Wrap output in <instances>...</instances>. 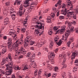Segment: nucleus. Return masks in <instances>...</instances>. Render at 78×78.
<instances>
[{"instance_id":"57","label":"nucleus","mask_w":78,"mask_h":78,"mask_svg":"<svg viewBox=\"0 0 78 78\" xmlns=\"http://www.w3.org/2000/svg\"><path fill=\"white\" fill-rule=\"evenodd\" d=\"M75 31H76V33H78V27L77 28H76L75 29Z\"/></svg>"},{"instance_id":"26","label":"nucleus","mask_w":78,"mask_h":78,"mask_svg":"<svg viewBox=\"0 0 78 78\" xmlns=\"http://www.w3.org/2000/svg\"><path fill=\"white\" fill-rule=\"evenodd\" d=\"M53 42H51L49 45V48L51 50L53 48Z\"/></svg>"},{"instance_id":"46","label":"nucleus","mask_w":78,"mask_h":78,"mask_svg":"<svg viewBox=\"0 0 78 78\" xmlns=\"http://www.w3.org/2000/svg\"><path fill=\"white\" fill-rule=\"evenodd\" d=\"M56 74L53 73L52 77L53 78H56Z\"/></svg>"},{"instance_id":"15","label":"nucleus","mask_w":78,"mask_h":78,"mask_svg":"<svg viewBox=\"0 0 78 78\" xmlns=\"http://www.w3.org/2000/svg\"><path fill=\"white\" fill-rule=\"evenodd\" d=\"M11 11H13V10L11 9L10 10V12H9V13L10 14V15H12L11 17L12 20H14L15 19V17L16 16V15L14 14V12H11Z\"/></svg>"},{"instance_id":"36","label":"nucleus","mask_w":78,"mask_h":78,"mask_svg":"<svg viewBox=\"0 0 78 78\" xmlns=\"http://www.w3.org/2000/svg\"><path fill=\"white\" fill-rule=\"evenodd\" d=\"M21 31L22 32V33H25V31H26V29L24 28H22L21 30Z\"/></svg>"},{"instance_id":"48","label":"nucleus","mask_w":78,"mask_h":78,"mask_svg":"<svg viewBox=\"0 0 78 78\" xmlns=\"http://www.w3.org/2000/svg\"><path fill=\"white\" fill-rule=\"evenodd\" d=\"M10 5V2H7L5 3V5L6 6H9Z\"/></svg>"},{"instance_id":"30","label":"nucleus","mask_w":78,"mask_h":78,"mask_svg":"<svg viewBox=\"0 0 78 78\" xmlns=\"http://www.w3.org/2000/svg\"><path fill=\"white\" fill-rule=\"evenodd\" d=\"M57 44L58 45H59V46L61 45V44H62V40H59V41L58 42Z\"/></svg>"},{"instance_id":"40","label":"nucleus","mask_w":78,"mask_h":78,"mask_svg":"<svg viewBox=\"0 0 78 78\" xmlns=\"http://www.w3.org/2000/svg\"><path fill=\"white\" fill-rule=\"evenodd\" d=\"M44 45V42H41L39 44V46L41 47V46H42V45Z\"/></svg>"},{"instance_id":"33","label":"nucleus","mask_w":78,"mask_h":78,"mask_svg":"<svg viewBox=\"0 0 78 78\" xmlns=\"http://www.w3.org/2000/svg\"><path fill=\"white\" fill-rule=\"evenodd\" d=\"M34 43H35L34 41H31L30 42L29 44L30 45H33V44H34Z\"/></svg>"},{"instance_id":"47","label":"nucleus","mask_w":78,"mask_h":78,"mask_svg":"<svg viewBox=\"0 0 78 78\" xmlns=\"http://www.w3.org/2000/svg\"><path fill=\"white\" fill-rule=\"evenodd\" d=\"M65 63V62L64 61H63L62 63V65H63V66L64 67H66V65L64 64Z\"/></svg>"},{"instance_id":"43","label":"nucleus","mask_w":78,"mask_h":78,"mask_svg":"<svg viewBox=\"0 0 78 78\" xmlns=\"http://www.w3.org/2000/svg\"><path fill=\"white\" fill-rule=\"evenodd\" d=\"M59 18L60 20H62V19H64V16H60L59 17Z\"/></svg>"},{"instance_id":"22","label":"nucleus","mask_w":78,"mask_h":78,"mask_svg":"<svg viewBox=\"0 0 78 78\" xmlns=\"http://www.w3.org/2000/svg\"><path fill=\"white\" fill-rule=\"evenodd\" d=\"M59 36L58 35H57L54 38V41L55 42H57L59 40Z\"/></svg>"},{"instance_id":"4","label":"nucleus","mask_w":78,"mask_h":78,"mask_svg":"<svg viewBox=\"0 0 78 78\" xmlns=\"http://www.w3.org/2000/svg\"><path fill=\"white\" fill-rule=\"evenodd\" d=\"M69 10H67V9H62L61 11L62 13L64 15L66 16V19L67 20L68 19H70L73 17L74 19H76V15H73V12H69ZM68 17V18H67Z\"/></svg>"},{"instance_id":"35","label":"nucleus","mask_w":78,"mask_h":78,"mask_svg":"<svg viewBox=\"0 0 78 78\" xmlns=\"http://www.w3.org/2000/svg\"><path fill=\"white\" fill-rule=\"evenodd\" d=\"M74 64L76 66H78V59H76V60L75 61Z\"/></svg>"},{"instance_id":"21","label":"nucleus","mask_w":78,"mask_h":78,"mask_svg":"<svg viewBox=\"0 0 78 78\" xmlns=\"http://www.w3.org/2000/svg\"><path fill=\"white\" fill-rule=\"evenodd\" d=\"M31 39V37H27L25 39V42H29Z\"/></svg>"},{"instance_id":"52","label":"nucleus","mask_w":78,"mask_h":78,"mask_svg":"<svg viewBox=\"0 0 78 78\" xmlns=\"http://www.w3.org/2000/svg\"><path fill=\"white\" fill-rule=\"evenodd\" d=\"M47 67L48 69H51V65L50 64H48L47 65Z\"/></svg>"},{"instance_id":"20","label":"nucleus","mask_w":78,"mask_h":78,"mask_svg":"<svg viewBox=\"0 0 78 78\" xmlns=\"http://www.w3.org/2000/svg\"><path fill=\"white\" fill-rule=\"evenodd\" d=\"M37 20L38 22H37L36 23L37 24L38 22H41V20H37V16H36L35 18H34L32 19V21L35 22H36Z\"/></svg>"},{"instance_id":"5","label":"nucleus","mask_w":78,"mask_h":78,"mask_svg":"<svg viewBox=\"0 0 78 78\" xmlns=\"http://www.w3.org/2000/svg\"><path fill=\"white\" fill-rule=\"evenodd\" d=\"M23 43V40L18 39L16 41L15 44L12 46L10 48L11 50H15V53L16 51L17 50H18V51H19L18 49H17V47L19 46V44L22 45Z\"/></svg>"},{"instance_id":"24","label":"nucleus","mask_w":78,"mask_h":78,"mask_svg":"<svg viewBox=\"0 0 78 78\" xmlns=\"http://www.w3.org/2000/svg\"><path fill=\"white\" fill-rule=\"evenodd\" d=\"M44 76H46L47 78L48 77H50L51 76V73H49L48 74L47 73V72H45V73L44 74Z\"/></svg>"},{"instance_id":"59","label":"nucleus","mask_w":78,"mask_h":78,"mask_svg":"<svg viewBox=\"0 0 78 78\" xmlns=\"http://www.w3.org/2000/svg\"><path fill=\"white\" fill-rule=\"evenodd\" d=\"M3 38L4 39H5V40H6V39H7V37H6V36H4L3 37Z\"/></svg>"},{"instance_id":"3","label":"nucleus","mask_w":78,"mask_h":78,"mask_svg":"<svg viewBox=\"0 0 78 78\" xmlns=\"http://www.w3.org/2000/svg\"><path fill=\"white\" fill-rule=\"evenodd\" d=\"M44 21H41V22H38L37 23L38 25H41L40 26L38 25H36L35 26L36 29L35 30V33L37 34L38 36H41L43 33H44V31H42V32H41L40 31V30L42 29V28H43V30H44Z\"/></svg>"},{"instance_id":"11","label":"nucleus","mask_w":78,"mask_h":78,"mask_svg":"<svg viewBox=\"0 0 78 78\" xmlns=\"http://www.w3.org/2000/svg\"><path fill=\"white\" fill-rule=\"evenodd\" d=\"M66 26H63L62 27V29H61L60 30V29L58 30L57 31H56V32L55 33V35H56V34H58V33L59 32V31H60L61 33H63V32L64 31H65L66 30Z\"/></svg>"},{"instance_id":"44","label":"nucleus","mask_w":78,"mask_h":78,"mask_svg":"<svg viewBox=\"0 0 78 78\" xmlns=\"http://www.w3.org/2000/svg\"><path fill=\"white\" fill-rule=\"evenodd\" d=\"M71 44V41H69L67 43V46L68 47H70V45Z\"/></svg>"},{"instance_id":"13","label":"nucleus","mask_w":78,"mask_h":78,"mask_svg":"<svg viewBox=\"0 0 78 78\" xmlns=\"http://www.w3.org/2000/svg\"><path fill=\"white\" fill-rule=\"evenodd\" d=\"M2 48H3L1 51L2 54H5L7 51L6 49V46H2L0 47Z\"/></svg>"},{"instance_id":"16","label":"nucleus","mask_w":78,"mask_h":78,"mask_svg":"<svg viewBox=\"0 0 78 78\" xmlns=\"http://www.w3.org/2000/svg\"><path fill=\"white\" fill-rule=\"evenodd\" d=\"M23 5H21L20 7L19 8V14L20 16H22L23 14V13H22V10H23Z\"/></svg>"},{"instance_id":"38","label":"nucleus","mask_w":78,"mask_h":78,"mask_svg":"<svg viewBox=\"0 0 78 78\" xmlns=\"http://www.w3.org/2000/svg\"><path fill=\"white\" fill-rule=\"evenodd\" d=\"M28 66H25L24 67V68H23V70H27V69H28Z\"/></svg>"},{"instance_id":"51","label":"nucleus","mask_w":78,"mask_h":78,"mask_svg":"<svg viewBox=\"0 0 78 78\" xmlns=\"http://www.w3.org/2000/svg\"><path fill=\"white\" fill-rule=\"evenodd\" d=\"M54 69H55V72H57V71H58V67H55L54 68Z\"/></svg>"},{"instance_id":"1","label":"nucleus","mask_w":78,"mask_h":78,"mask_svg":"<svg viewBox=\"0 0 78 78\" xmlns=\"http://www.w3.org/2000/svg\"><path fill=\"white\" fill-rule=\"evenodd\" d=\"M7 62H10L8 64L6 65V69L7 70L5 72L7 75H10L12 72V69L14 68V62L12 60V57L11 54H8V57H6L5 58H3L2 62V65H3Z\"/></svg>"},{"instance_id":"18","label":"nucleus","mask_w":78,"mask_h":78,"mask_svg":"<svg viewBox=\"0 0 78 78\" xmlns=\"http://www.w3.org/2000/svg\"><path fill=\"white\" fill-rule=\"evenodd\" d=\"M22 3V1L19 0H16L14 3V5H20Z\"/></svg>"},{"instance_id":"37","label":"nucleus","mask_w":78,"mask_h":78,"mask_svg":"<svg viewBox=\"0 0 78 78\" xmlns=\"http://www.w3.org/2000/svg\"><path fill=\"white\" fill-rule=\"evenodd\" d=\"M75 13L76 14H78V6H77L76 7V9L75 11Z\"/></svg>"},{"instance_id":"54","label":"nucleus","mask_w":78,"mask_h":78,"mask_svg":"<svg viewBox=\"0 0 78 78\" xmlns=\"http://www.w3.org/2000/svg\"><path fill=\"white\" fill-rule=\"evenodd\" d=\"M72 24H73V25H76V21H72Z\"/></svg>"},{"instance_id":"9","label":"nucleus","mask_w":78,"mask_h":78,"mask_svg":"<svg viewBox=\"0 0 78 78\" xmlns=\"http://www.w3.org/2000/svg\"><path fill=\"white\" fill-rule=\"evenodd\" d=\"M48 55V58L49 59H50V60H51H51H53V59H54V57H55V55L53 53L51 52H50L49 53Z\"/></svg>"},{"instance_id":"19","label":"nucleus","mask_w":78,"mask_h":78,"mask_svg":"<svg viewBox=\"0 0 78 78\" xmlns=\"http://www.w3.org/2000/svg\"><path fill=\"white\" fill-rule=\"evenodd\" d=\"M59 56V59H62V58H63V61L64 62H66V58H64V55H60Z\"/></svg>"},{"instance_id":"32","label":"nucleus","mask_w":78,"mask_h":78,"mask_svg":"<svg viewBox=\"0 0 78 78\" xmlns=\"http://www.w3.org/2000/svg\"><path fill=\"white\" fill-rule=\"evenodd\" d=\"M59 27H60L59 26L55 27L53 28V29L57 31V30L59 29Z\"/></svg>"},{"instance_id":"27","label":"nucleus","mask_w":78,"mask_h":78,"mask_svg":"<svg viewBox=\"0 0 78 78\" xmlns=\"http://www.w3.org/2000/svg\"><path fill=\"white\" fill-rule=\"evenodd\" d=\"M62 2V1L61 0H59L57 3L55 4V7H57L58 6L60 5L61 3Z\"/></svg>"},{"instance_id":"29","label":"nucleus","mask_w":78,"mask_h":78,"mask_svg":"<svg viewBox=\"0 0 78 78\" xmlns=\"http://www.w3.org/2000/svg\"><path fill=\"white\" fill-rule=\"evenodd\" d=\"M47 23H51V18H50V17H48L47 19Z\"/></svg>"},{"instance_id":"23","label":"nucleus","mask_w":78,"mask_h":78,"mask_svg":"<svg viewBox=\"0 0 78 78\" xmlns=\"http://www.w3.org/2000/svg\"><path fill=\"white\" fill-rule=\"evenodd\" d=\"M8 21H9V19L8 18H6L5 19L4 24L5 25H6L8 23Z\"/></svg>"},{"instance_id":"63","label":"nucleus","mask_w":78,"mask_h":78,"mask_svg":"<svg viewBox=\"0 0 78 78\" xmlns=\"http://www.w3.org/2000/svg\"><path fill=\"white\" fill-rule=\"evenodd\" d=\"M23 56V55H21L19 57V58H22Z\"/></svg>"},{"instance_id":"31","label":"nucleus","mask_w":78,"mask_h":78,"mask_svg":"<svg viewBox=\"0 0 78 78\" xmlns=\"http://www.w3.org/2000/svg\"><path fill=\"white\" fill-rule=\"evenodd\" d=\"M53 32L51 30H49L48 31V34L49 35H51L52 34H53Z\"/></svg>"},{"instance_id":"39","label":"nucleus","mask_w":78,"mask_h":78,"mask_svg":"<svg viewBox=\"0 0 78 78\" xmlns=\"http://www.w3.org/2000/svg\"><path fill=\"white\" fill-rule=\"evenodd\" d=\"M66 72H64L62 75V78H66Z\"/></svg>"},{"instance_id":"2","label":"nucleus","mask_w":78,"mask_h":78,"mask_svg":"<svg viewBox=\"0 0 78 78\" xmlns=\"http://www.w3.org/2000/svg\"><path fill=\"white\" fill-rule=\"evenodd\" d=\"M16 54H18V55H27V57H30L31 56L32 58L33 59H34L35 58V56H36V55L35 54L32 55L31 53L30 52H29L28 53L25 49L21 47L19 50V51L16 50Z\"/></svg>"},{"instance_id":"64","label":"nucleus","mask_w":78,"mask_h":78,"mask_svg":"<svg viewBox=\"0 0 78 78\" xmlns=\"http://www.w3.org/2000/svg\"><path fill=\"white\" fill-rule=\"evenodd\" d=\"M45 51H46L48 52V48H45Z\"/></svg>"},{"instance_id":"41","label":"nucleus","mask_w":78,"mask_h":78,"mask_svg":"<svg viewBox=\"0 0 78 78\" xmlns=\"http://www.w3.org/2000/svg\"><path fill=\"white\" fill-rule=\"evenodd\" d=\"M77 70H78V68L75 67L73 68V72H76V71H77Z\"/></svg>"},{"instance_id":"10","label":"nucleus","mask_w":78,"mask_h":78,"mask_svg":"<svg viewBox=\"0 0 78 78\" xmlns=\"http://www.w3.org/2000/svg\"><path fill=\"white\" fill-rule=\"evenodd\" d=\"M66 2L67 3H68V6H70V10H72L73 9V4L72 3V2L70 1V0H66Z\"/></svg>"},{"instance_id":"6","label":"nucleus","mask_w":78,"mask_h":78,"mask_svg":"<svg viewBox=\"0 0 78 78\" xmlns=\"http://www.w3.org/2000/svg\"><path fill=\"white\" fill-rule=\"evenodd\" d=\"M30 1H33V0H25V1L24 2V6L25 8H29L28 9H32L31 7H34L35 6H36V3L34 2H32L31 3V5L30 4Z\"/></svg>"},{"instance_id":"45","label":"nucleus","mask_w":78,"mask_h":78,"mask_svg":"<svg viewBox=\"0 0 78 78\" xmlns=\"http://www.w3.org/2000/svg\"><path fill=\"white\" fill-rule=\"evenodd\" d=\"M30 61L31 62V66L33 65V64H34L36 63L34 61H33V60H30Z\"/></svg>"},{"instance_id":"53","label":"nucleus","mask_w":78,"mask_h":78,"mask_svg":"<svg viewBox=\"0 0 78 78\" xmlns=\"http://www.w3.org/2000/svg\"><path fill=\"white\" fill-rule=\"evenodd\" d=\"M66 7V5L64 4H63L62 6V8L64 9V8H65Z\"/></svg>"},{"instance_id":"28","label":"nucleus","mask_w":78,"mask_h":78,"mask_svg":"<svg viewBox=\"0 0 78 78\" xmlns=\"http://www.w3.org/2000/svg\"><path fill=\"white\" fill-rule=\"evenodd\" d=\"M14 69L16 70H20L21 69V68H20V67H19V66H16L14 68Z\"/></svg>"},{"instance_id":"12","label":"nucleus","mask_w":78,"mask_h":78,"mask_svg":"<svg viewBox=\"0 0 78 78\" xmlns=\"http://www.w3.org/2000/svg\"><path fill=\"white\" fill-rule=\"evenodd\" d=\"M8 48H9L10 50V51H12V50H11V46H12L13 45H11V44H12V39L11 38H9L8 39Z\"/></svg>"},{"instance_id":"8","label":"nucleus","mask_w":78,"mask_h":78,"mask_svg":"<svg viewBox=\"0 0 78 78\" xmlns=\"http://www.w3.org/2000/svg\"><path fill=\"white\" fill-rule=\"evenodd\" d=\"M42 69H40L39 71H37V70H36L34 72V76H36L37 75V73L38 76H39V78H41V77L40 76V75H41L42 73Z\"/></svg>"},{"instance_id":"14","label":"nucleus","mask_w":78,"mask_h":78,"mask_svg":"<svg viewBox=\"0 0 78 78\" xmlns=\"http://www.w3.org/2000/svg\"><path fill=\"white\" fill-rule=\"evenodd\" d=\"M78 51H75V52H73L72 53L71 56V59H75V56L78 55Z\"/></svg>"},{"instance_id":"58","label":"nucleus","mask_w":78,"mask_h":78,"mask_svg":"<svg viewBox=\"0 0 78 78\" xmlns=\"http://www.w3.org/2000/svg\"><path fill=\"white\" fill-rule=\"evenodd\" d=\"M48 11H49V9H46L44 11L45 13H47V12Z\"/></svg>"},{"instance_id":"62","label":"nucleus","mask_w":78,"mask_h":78,"mask_svg":"<svg viewBox=\"0 0 78 78\" xmlns=\"http://www.w3.org/2000/svg\"><path fill=\"white\" fill-rule=\"evenodd\" d=\"M58 51V48H57L55 51V53H57Z\"/></svg>"},{"instance_id":"49","label":"nucleus","mask_w":78,"mask_h":78,"mask_svg":"<svg viewBox=\"0 0 78 78\" xmlns=\"http://www.w3.org/2000/svg\"><path fill=\"white\" fill-rule=\"evenodd\" d=\"M55 14H54L53 12L51 13V16L52 18L54 17H55Z\"/></svg>"},{"instance_id":"17","label":"nucleus","mask_w":78,"mask_h":78,"mask_svg":"<svg viewBox=\"0 0 78 78\" xmlns=\"http://www.w3.org/2000/svg\"><path fill=\"white\" fill-rule=\"evenodd\" d=\"M12 73H11L10 74L8 75H7V74H6V72H5H5H4V71H2L0 73V77L2 76H3V75H5L6 76V77L7 78H10V77L9 76V75H10Z\"/></svg>"},{"instance_id":"50","label":"nucleus","mask_w":78,"mask_h":78,"mask_svg":"<svg viewBox=\"0 0 78 78\" xmlns=\"http://www.w3.org/2000/svg\"><path fill=\"white\" fill-rule=\"evenodd\" d=\"M68 74L69 76V78H72V74H71V73H69Z\"/></svg>"},{"instance_id":"7","label":"nucleus","mask_w":78,"mask_h":78,"mask_svg":"<svg viewBox=\"0 0 78 78\" xmlns=\"http://www.w3.org/2000/svg\"><path fill=\"white\" fill-rule=\"evenodd\" d=\"M74 31V27H72L70 29V30H67L65 34V36L63 37L62 38V40H64V41H67V39H68V37L69 35L70 34V32H73Z\"/></svg>"},{"instance_id":"60","label":"nucleus","mask_w":78,"mask_h":78,"mask_svg":"<svg viewBox=\"0 0 78 78\" xmlns=\"http://www.w3.org/2000/svg\"><path fill=\"white\" fill-rule=\"evenodd\" d=\"M70 40L71 41H72V42H73V38H70Z\"/></svg>"},{"instance_id":"42","label":"nucleus","mask_w":78,"mask_h":78,"mask_svg":"<svg viewBox=\"0 0 78 78\" xmlns=\"http://www.w3.org/2000/svg\"><path fill=\"white\" fill-rule=\"evenodd\" d=\"M27 21H24L23 23V25H24V26H25V27H27Z\"/></svg>"},{"instance_id":"25","label":"nucleus","mask_w":78,"mask_h":78,"mask_svg":"<svg viewBox=\"0 0 78 78\" xmlns=\"http://www.w3.org/2000/svg\"><path fill=\"white\" fill-rule=\"evenodd\" d=\"M10 31L9 32V33H10V34H14V33H16L15 32V30H14L10 29Z\"/></svg>"},{"instance_id":"56","label":"nucleus","mask_w":78,"mask_h":78,"mask_svg":"<svg viewBox=\"0 0 78 78\" xmlns=\"http://www.w3.org/2000/svg\"><path fill=\"white\" fill-rule=\"evenodd\" d=\"M24 75H22L20 76H19L18 78H24Z\"/></svg>"},{"instance_id":"61","label":"nucleus","mask_w":78,"mask_h":78,"mask_svg":"<svg viewBox=\"0 0 78 78\" xmlns=\"http://www.w3.org/2000/svg\"><path fill=\"white\" fill-rule=\"evenodd\" d=\"M21 39H23V34H21Z\"/></svg>"},{"instance_id":"55","label":"nucleus","mask_w":78,"mask_h":78,"mask_svg":"<svg viewBox=\"0 0 78 78\" xmlns=\"http://www.w3.org/2000/svg\"><path fill=\"white\" fill-rule=\"evenodd\" d=\"M32 66H33V67L34 68H35L36 67V63H35L34 64L32 65Z\"/></svg>"},{"instance_id":"34","label":"nucleus","mask_w":78,"mask_h":78,"mask_svg":"<svg viewBox=\"0 0 78 78\" xmlns=\"http://www.w3.org/2000/svg\"><path fill=\"white\" fill-rule=\"evenodd\" d=\"M12 35H14L13 36L14 37L13 39H16L17 37V34H16V33H14V34H12Z\"/></svg>"}]
</instances>
